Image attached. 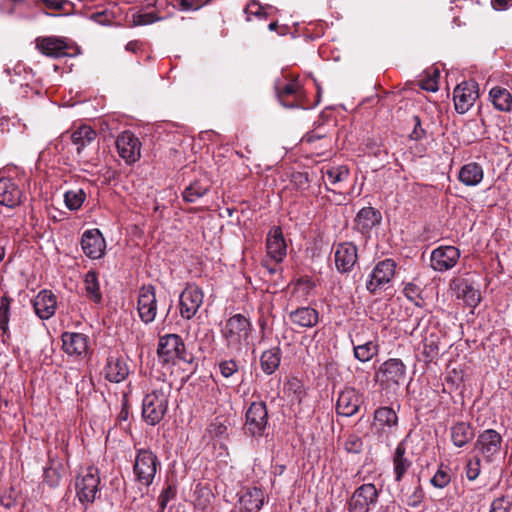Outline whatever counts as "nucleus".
<instances>
[{
  "mask_svg": "<svg viewBox=\"0 0 512 512\" xmlns=\"http://www.w3.org/2000/svg\"><path fill=\"white\" fill-rule=\"evenodd\" d=\"M241 509L246 512H256L261 509L264 503V493L260 488H247L240 496Z\"/></svg>",
  "mask_w": 512,
  "mask_h": 512,
  "instance_id": "29",
  "label": "nucleus"
},
{
  "mask_svg": "<svg viewBox=\"0 0 512 512\" xmlns=\"http://www.w3.org/2000/svg\"><path fill=\"white\" fill-rule=\"evenodd\" d=\"M483 177V168L476 162L463 165L458 172V180L467 187L477 186L482 182Z\"/></svg>",
  "mask_w": 512,
  "mask_h": 512,
  "instance_id": "28",
  "label": "nucleus"
},
{
  "mask_svg": "<svg viewBox=\"0 0 512 512\" xmlns=\"http://www.w3.org/2000/svg\"><path fill=\"white\" fill-rule=\"evenodd\" d=\"M84 289L87 298L97 304L102 301V293L96 271L90 270L85 274Z\"/></svg>",
  "mask_w": 512,
  "mask_h": 512,
  "instance_id": "37",
  "label": "nucleus"
},
{
  "mask_svg": "<svg viewBox=\"0 0 512 512\" xmlns=\"http://www.w3.org/2000/svg\"><path fill=\"white\" fill-rule=\"evenodd\" d=\"M420 321H418L417 326L413 328L412 334L416 333L419 329Z\"/></svg>",
  "mask_w": 512,
  "mask_h": 512,
  "instance_id": "64",
  "label": "nucleus"
},
{
  "mask_svg": "<svg viewBox=\"0 0 512 512\" xmlns=\"http://www.w3.org/2000/svg\"><path fill=\"white\" fill-rule=\"evenodd\" d=\"M490 99L496 109L499 111H510L512 109V95L501 87H494L489 93Z\"/></svg>",
  "mask_w": 512,
  "mask_h": 512,
  "instance_id": "38",
  "label": "nucleus"
},
{
  "mask_svg": "<svg viewBox=\"0 0 512 512\" xmlns=\"http://www.w3.org/2000/svg\"><path fill=\"white\" fill-rule=\"evenodd\" d=\"M511 507V501L508 497L502 496L495 499L492 504L489 512H509Z\"/></svg>",
  "mask_w": 512,
  "mask_h": 512,
  "instance_id": "49",
  "label": "nucleus"
},
{
  "mask_svg": "<svg viewBox=\"0 0 512 512\" xmlns=\"http://www.w3.org/2000/svg\"><path fill=\"white\" fill-rule=\"evenodd\" d=\"M474 437V427L469 422L458 421L450 427L451 441L458 448L466 446Z\"/></svg>",
  "mask_w": 512,
  "mask_h": 512,
  "instance_id": "25",
  "label": "nucleus"
},
{
  "mask_svg": "<svg viewBox=\"0 0 512 512\" xmlns=\"http://www.w3.org/2000/svg\"><path fill=\"white\" fill-rule=\"evenodd\" d=\"M396 262L393 259H384L376 264L370 273V279L366 283L369 292L375 293L384 289L395 275Z\"/></svg>",
  "mask_w": 512,
  "mask_h": 512,
  "instance_id": "9",
  "label": "nucleus"
},
{
  "mask_svg": "<svg viewBox=\"0 0 512 512\" xmlns=\"http://www.w3.org/2000/svg\"><path fill=\"white\" fill-rule=\"evenodd\" d=\"M277 27H278L277 21H273V22H271V23L268 25V29H269L270 31H276Z\"/></svg>",
  "mask_w": 512,
  "mask_h": 512,
  "instance_id": "62",
  "label": "nucleus"
},
{
  "mask_svg": "<svg viewBox=\"0 0 512 512\" xmlns=\"http://www.w3.org/2000/svg\"><path fill=\"white\" fill-rule=\"evenodd\" d=\"M175 493H176V491H175L174 487H172L171 485L167 486V488H166V489H164V490L161 492V494L159 495L158 500H159L160 508H161L162 510H164V509L166 508V506H167L168 502H169L172 498H174Z\"/></svg>",
  "mask_w": 512,
  "mask_h": 512,
  "instance_id": "50",
  "label": "nucleus"
},
{
  "mask_svg": "<svg viewBox=\"0 0 512 512\" xmlns=\"http://www.w3.org/2000/svg\"><path fill=\"white\" fill-rule=\"evenodd\" d=\"M137 310L145 324L152 323L157 313L155 288L152 285L143 286L139 291Z\"/></svg>",
  "mask_w": 512,
  "mask_h": 512,
  "instance_id": "13",
  "label": "nucleus"
},
{
  "mask_svg": "<svg viewBox=\"0 0 512 512\" xmlns=\"http://www.w3.org/2000/svg\"><path fill=\"white\" fill-rule=\"evenodd\" d=\"M61 474L59 469L56 467H47L44 469V481L50 487H57L60 484Z\"/></svg>",
  "mask_w": 512,
  "mask_h": 512,
  "instance_id": "47",
  "label": "nucleus"
},
{
  "mask_svg": "<svg viewBox=\"0 0 512 512\" xmlns=\"http://www.w3.org/2000/svg\"><path fill=\"white\" fill-rule=\"evenodd\" d=\"M292 324L301 328H311L317 325L319 313L311 307H298L289 313Z\"/></svg>",
  "mask_w": 512,
  "mask_h": 512,
  "instance_id": "27",
  "label": "nucleus"
},
{
  "mask_svg": "<svg viewBox=\"0 0 512 512\" xmlns=\"http://www.w3.org/2000/svg\"><path fill=\"white\" fill-rule=\"evenodd\" d=\"M326 176L329 182L333 185L347 180L349 176V169L346 166L333 167L326 171Z\"/></svg>",
  "mask_w": 512,
  "mask_h": 512,
  "instance_id": "43",
  "label": "nucleus"
},
{
  "mask_svg": "<svg viewBox=\"0 0 512 512\" xmlns=\"http://www.w3.org/2000/svg\"><path fill=\"white\" fill-rule=\"evenodd\" d=\"M375 377L382 389L396 391L406 380V366L400 359H388L381 364Z\"/></svg>",
  "mask_w": 512,
  "mask_h": 512,
  "instance_id": "4",
  "label": "nucleus"
},
{
  "mask_svg": "<svg viewBox=\"0 0 512 512\" xmlns=\"http://www.w3.org/2000/svg\"><path fill=\"white\" fill-rule=\"evenodd\" d=\"M345 450L349 453L358 454L363 449L362 439L357 435H349L345 440L344 444Z\"/></svg>",
  "mask_w": 512,
  "mask_h": 512,
  "instance_id": "46",
  "label": "nucleus"
},
{
  "mask_svg": "<svg viewBox=\"0 0 512 512\" xmlns=\"http://www.w3.org/2000/svg\"><path fill=\"white\" fill-rule=\"evenodd\" d=\"M455 290L457 297L461 298L471 308H475L481 301L480 291L465 279L459 280L455 284Z\"/></svg>",
  "mask_w": 512,
  "mask_h": 512,
  "instance_id": "31",
  "label": "nucleus"
},
{
  "mask_svg": "<svg viewBox=\"0 0 512 512\" xmlns=\"http://www.w3.org/2000/svg\"><path fill=\"white\" fill-rule=\"evenodd\" d=\"M268 423L266 404L262 401L252 402L246 412L245 427L251 436H262Z\"/></svg>",
  "mask_w": 512,
  "mask_h": 512,
  "instance_id": "10",
  "label": "nucleus"
},
{
  "mask_svg": "<svg viewBox=\"0 0 512 512\" xmlns=\"http://www.w3.org/2000/svg\"><path fill=\"white\" fill-rule=\"evenodd\" d=\"M204 294L200 287L189 284L180 294L179 306L182 318L192 319L203 304Z\"/></svg>",
  "mask_w": 512,
  "mask_h": 512,
  "instance_id": "11",
  "label": "nucleus"
},
{
  "mask_svg": "<svg viewBox=\"0 0 512 512\" xmlns=\"http://www.w3.org/2000/svg\"><path fill=\"white\" fill-rule=\"evenodd\" d=\"M374 419L376 423L383 426V428L395 427L398 423V417L396 412L390 407H380L374 413Z\"/></svg>",
  "mask_w": 512,
  "mask_h": 512,
  "instance_id": "40",
  "label": "nucleus"
},
{
  "mask_svg": "<svg viewBox=\"0 0 512 512\" xmlns=\"http://www.w3.org/2000/svg\"><path fill=\"white\" fill-rule=\"evenodd\" d=\"M491 4L496 10H506L511 4L512 0H492Z\"/></svg>",
  "mask_w": 512,
  "mask_h": 512,
  "instance_id": "57",
  "label": "nucleus"
},
{
  "mask_svg": "<svg viewBox=\"0 0 512 512\" xmlns=\"http://www.w3.org/2000/svg\"><path fill=\"white\" fill-rule=\"evenodd\" d=\"M275 8L272 6H262L259 2L251 0L245 7L244 12L247 15V21H251V17L254 16L259 20H264L269 17Z\"/></svg>",
  "mask_w": 512,
  "mask_h": 512,
  "instance_id": "41",
  "label": "nucleus"
},
{
  "mask_svg": "<svg viewBox=\"0 0 512 512\" xmlns=\"http://www.w3.org/2000/svg\"><path fill=\"white\" fill-rule=\"evenodd\" d=\"M502 447V436L494 429L482 431L475 442V450L490 463L499 455Z\"/></svg>",
  "mask_w": 512,
  "mask_h": 512,
  "instance_id": "8",
  "label": "nucleus"
},
{
  "mask_svg": "<svg viewBox=\"0 0 512 512\" xmlns=\"http://www.w3.org/2000/svg\"><path fill=\"white\" fill-rule=\"evenodd\" d=\"M37 48L39 51L52 58H60L66 56L68 45L63 38L59 37H43L37 39Z\"/></svg>",
  "mask_w": 512,
  "mask_h": 512,
  "instance_id": "24",
  "label": "nucleus"
},
{
  "mask_svg": "<svg viewBox=\"0 0 512 512\" xmlns=\"http://www.w3.org/2000/svg\"><path fill=\"white\" fill-rule=\"evenodd\" d=\"M467 478L469 480H475L479 473H480V460L477 459L475 463H472L471 461L467 465Z\"/></svg>",
  "mask_w": 512,
  "mask_h": 512,
  "instance_id": "54",
  "label": "nucleus"
},
{
  "mask_svg": "<svg viewBox=\"0 0 512 512\" xmlns=\"http://www.w3.org/2000/svg\"><path fill=\"white\" fill-rule=\"evenodd\" d=\"M210 186L207 181L194 180L183 191V200L187 203H195L209 191Z\"/></svg>",
  "mask_w": 512,
  "mask_h": 512,
  "instance_id": "36",
  "label": "nucleus"
},
{
  "mask_svg": "<svg viewBox=\"0 0 512 512\" xmlns=\"http://www.w3.org/2000/svg\"><path fill=\"white\" fill-rule=\"evenodd\" d=\"M100 477L99 472L94 467H88L76 478L75 489L76 496L80 503H93L99 493Z\"/></svg>",
  "mask_w": 512,
  "mask_h": 512,
  "instance_id": "6",
  "label": "nucleus"
},
{
  "mask_svg": "<svg viewBox=\"0 0 512 512\" xmlns=\"http://www.w3.org/2000/svg\"><path fill=\"white\" fill-rule=\"evenodd\" d=\"M85 198L86 193L81 188L68 190L64 194L65 205L71 211L78 210L85 201Z\"/></svg>",
  "mask_w": 512,
  "mask_h": 512,
  "instance_id": "42",
  "label": "nucleus"
},
{
  "mask_svg": "<svg viewBox=\"0 0 512 512\" xmlns=\"http://www.w3.org/2000/svg\"><path fill=\"white\" fill-rule=\"evenodd\" d=\"M46 8L52 10H65L66 6H70L71 3L68 0H38Z\"/></svg>",
  "mask_w": 512,
  "mask_h": 512,
  "instance_id": "51",
  "label": "nucleus"
},
{
  "mask_svg": "<svg viewBox=\"0 0 512 512\" xmlns=\"http://www.w3.org/2000/svg\"><path fill=\"white\" fill-rule=\"evenodd\" d=\"M81 248L90 259L96 260L104 256L106 242L99 229H89L82 234Z\"/></svg>",
  "mask_w": 512,
  "mask_h": 512,
  "instance_id": "15",
  "label": "nucleus"
},
{
  "mask_svg": "<svg viewBox=\"0 0 512 512\" xmlns=\"http://www.w3.org/2000/svg\"><path fill=\"white\" fill-rule=\"evenodd\" d=\"M282 351L280 347H272L262 353L260 356V365L266 375H272L281 363Z\"/></svg>",
  "mask_w": 512,
  "mask_h": 512,
  "instance_id": "34",
  "label": "nucleus"
},
{
  "mask_svg": "<svg viewBox=\"0 0 512 512\" xmlns=\"http://www.w3.org/2000/svg\"><path fill=\"white\" fill-rule=\"evenodd\" d=\"M130 373L126 359L120 355H109L104 367V377L112 383L124 381Z\"/></svg>",
  "mask_w": 512,
  "mask_h": 512,
  "instance_id": "18",
  "label": "nucleus"
},
{
  "mask_svg": "<svg viewBox=\"0 0 512 512\" xmlns=\"http://www.w3.org/2000/svg\"><path fill=\"white\" fill-rule=\"evenodd\" d=\"M381 221V214L373 207L362 208L355 219L357 228L362 233L369 232L373 227L378 225Z\"/></svg>",
  "mask_w": 512,
  "mask_h": 512,
  "instance_id": "30",
  "label": "nucleus"
},
{
  "mask_svg": "<svg viewBox=\"0 0 512 512\" xmlns=\"http://www.w3.org/2000/svg\"><path fill=\"white\" fill-rule=\"evenodd\" d=\"M403 292L405 294V296L410 299V300H414L415 298H417L420 294V289L417 285H415L414 283H407L405 286H404V289H403Z\"/></svg>",
  "mask_w": 512,
  "mask_h": 512,
  "instance_id": "53",
  "label": "nucleus"
},
{
  "mask_svg": "<svg viewBox=\"0 0 512 512\" xmlns=\"http://www.w3.org/2000/svg\"><path fill=\"white\" fill-rule=\"evenodd\" d=\"M11 299L3 296L0 299V330L2 331V342L9 343L11 333L9 329Z\"/></svg>",
  "mask_w": 512,
  "mask_h": 512,
  "instance_id": "39",
  "label": "nucleus"
},
{
  "mask_svg": "<svg viewBox=\"0 0 512 512\" xmlns=\"http://www.w3.org/2000/svg\"><path fill=\"white\" fill-rule=\"evenodd\" d=\"M295 181L299 186L306 185L308 183V176L307 174L303 173H297L295 176Z\"/></svg>",
  "mask_w": 512,
  "mask_h": 512,
  "instance_id": "58",
  "label": "nucleus"
},
{
  "mask_svg": "<svg viewBox=\"0 0 512 512\" xmlns=\"http://www.w3.org/2000/svg\"><path fill=\"white\" fill-rule=\"evenodd\" d=\"M116 148L127 164L135 163L140 158L141 143L130 131H124L117 137Z\"/></svg>",
  "mask_w": 512,
  "mask_h": 512,
  "instance_id": "14",
  "label": "nucleus"
},
{
  "mask_svg": "<svg viewBox=\"0 0 512 512\" xmlns=\"http://www.w3.org/2000/svg\"><path fill=\"white\" fill-rule=\"evenodd\" d=\"M137 47H138V43L135 41H131V42L127 43L126 50L131 51V52H136Z\"/></svg>",
  "mask_w": 512,
  "mask_h": 512,
  "instance_id": "59",
  "label": "nucleus"
},
{
  "mask_svg": "<svg viewBox=\"0 0 512 512\" xmlns=\"http://www.w3.org/2000/svg\"><path fill=\"white\" fill-rule=\"evenodd\" d=\"M451 481V477L449 473L443 469L439 468L437 472L434 474V476L431 478L430 483L436 487V488H444L446 487Z\"/></svg>",
  "mask_w": 512,
  "mask_h": 512,
  "instance_id": "44",
  "label": "nucleus"
},
{
  "mask_svg": "<svg viewBox=\"0 0 512 512\" xmlns=\"http://www.w3.org/2000/svg\"><path fill=\"white\" fill-rule=\"evenodd\" d=\"M266 249L268 256L276 263H280L286 256V243L280 227H273L266 239Z\"/></svg>",
  "mask_w": 512,
  "mask_h": 512,
  "instance_id": "20",
  "label": "nucleus"
},
{
  "mask_svg": "<svg viewBox=\"0 0 512 512\" xmlns=\"http://www.w3.org/2000/svg\"><path fill=\"white\" fill-rule=\"evenodd\" d=\"M414 120V128L413 131L410 134V138L413 140H421L425 137L426 132L421 126V121L419 116H413Z\"/></svg>",
  "mask_w": 512,
  "mask_h": 512,
  "instance_id": "52",
  "label": "nucleus"
},
{
  "mask_svg": "<svg viewBox=\"0 0 512 512\" xmlns=\"http://www.w3.org/2000/svg\"><path fill=\"white\" fill-rule=\"evenodd\" d=\"M219 370H220L221 375L224 378H230V377H232L234 374H236L238 372L239 365L233 359L222 360L219 363Z\"/></svg>",
  "mask_w": 512,
  "mask_h": 512,
  "instance_id": "45",
  "label": "nucleus"
},
{
  "mask_svg": "<svg viewBox=\"0 0 512 512\" xmlns=\"http://www.w3.org/2000/svg\"><path fill=\"white\" fill-rule=\"evenodd\" d=\"M62 346L68 355L82 356L87 352L88 339L82 333L64 332L62 334Z\"/></svg>",
  "mask_w": 512,
  "mask_h": 512,
  "instance_id": "23",
  "label": "nucleus"
},
{
  "mask_svg": "<svg viewBox=\"0 0 512 512\" xmlns=\"http://www.w3.org/2000/svg\"><path fill=\"white\" fill-rule=\"evenodd\" d=\"M412 462L410 459L406 457V447L404 442H400L394 452L393 455V470L395 474V480L400 482L411 467Z\"/></svg>",
  "mask_w": 512,
  "mask_h": 512,
  "instance_id": "33",
  "label": "nucleus"
},
{
  "mask_svg": "<svg viewBox=\"0 0 512 512\" xmlns=\"http://www.w3.org/2000/svg\"><path fill=\"white\" fill-rule=\"evenodd\" d=\"M157 20H158V18L155 16L154 13H144V14L138 15L137 24L138 25H147V24H151Z\"/></svg>",
  "mask_w": 512,
  "mask_h": 512,
  "instance_id": "56",
  "label": "nucleus"
},
{
  "mask_svg": "<svg viewBox=\"0 0 512 512\" xmlns=\"http://www.w3.org/2000/svg\"><path fill=\"white\" fill-rule=\"evenodd\" d=\"M424 498V492L420 485L415 487L413 492L407 496L406 504L412 508H418Z\"/></svg>",
  "mask_w": 512,
  "mask_h": 512,
  "instance_id": "48",
  "label": "nucleus"
},
{
  "mask_svg": "<svg viewBox=\"0 0 512 512\" xmlns=\"http://www.w3.org/2000/svg\"><path fill=\"white\" fill-rule=\"evenodd\" d=\"M161 469V462L157 455L150 449H138L133 465L135 481L145 487H149Z\"/></svg>",
  "mask_w": 512,
  "mask_h": 512,
  "instance_id": "3",
  "label": "nucleus"
},
{
  "mask_svg": "<svg viewBox=\"0 0 512 512\" xmlns=\"http://www.w3.org/2000/svg\"><path fill=\"white\" fill-rule=\"evenodd\" d=\"M170 391L171 387L163 383L144 396L142 416L147 424L154 426L163 419L168 409Z\"/></svg>",
  "mask_w": 512,
  "mask_h": 512,
  "instance_id": "1",
  "label": "nucleus"
},
{
  "mask_svg": "<svg viewBox=\"0 0 512 512\" xmlns=\"http://www.w3.org/2000/svg\"><path fill=\"white\" fill-rule=\"evenodd\" d=\"M455 110L460 113H466L474 104L478 97L476 84L474 82H462L458 84L453 93Z\"/></svg>",
  "mask_w": 512,
  "mask_h": 512,
  "instance_id": "17",
  "label": "nucleus"
},
{
  "mask_svg": "<svg viewBox=\"0 0 512 512\" xmlns=\"http://www.w3.org/2000/svg\"><path fill=\"white\" fill-rule=\"evenodd\" d=\"M424 89L428 90V91H432V92H435L438 90V86L435 82L433 83H430L428 86H423Z\"/></svg>",
  "mask_w": 512,
  "mask_h": 512,
  "instance_id": "60",
  "label": "nucleus"
},
{
  "mask_svg": "<svg viewBox=\"0 0 512 512\" xmlns=\"http://www.w3.org/2000/svg\"><path fill=\"white\" fill-rule=\"evenodd\" d=\"M360 404V394L354 388L347 387L338 396L336 411L339 415L350 417L358 412Z\"/></svg>",
  "mask_w": 512,
  "mask_h": 512,
  "instance_id": "19",
  "label": "nucleus"
},
{
  "mask_svg": "<svg viewBox=\"0 0 512 512\" xmlns=\"http://www.w3.org/2000/svg\"><path fill=\"white\" fill-rule=\"evenodd\" d=\"M276 94L281 105L286 108H298L302 106L300 103L302 90L301 86L296 81L287 83L282 88L276 87Z\"/></svg>",
  "mask_w": 512,
  "mask_h": 512,
  "instance_id": "22",
  "label": "nucleus"
},
{
  "mask_svg": "<svg viewBox=\"0 0 512 512\" xmlns=\"http://www.w3.org/2000/svg\"><path fill=\"white\" fill-rule=\"evenodd\" d=\"M379 490L372 483L363 484L352 494L348 502L349 512H369L378 502Z\"/></svg>",
  "mask_w": 512,
  "mask_h": 512,
  "instance_id": "7",
  "label": "nucleus"
},
{
  "mask_svg": "<svg viewBox=\"0 0 512 512\" xmlns=\"http://www.w3.org/2000/svg\"><path fill=\"white\" fill-rule=\"evenodd\" d=\"M21 190L11 179L0 180V204L14 208L21 203Z\"/></svg>",
  "mask_w": 512,
  "mask_h": 512,
  "instance_id": "26",
  "label": "nucleus"
},
{
  "mask_svg": "<svg viewBox=\"0 0 512 512\" xmlns=\"http://www.w3.org/2000/svg\"><path fill=\"white\" fill-rule=\"evenodd\" d=\"M179 4L183 10H196L201 7L202 0H180Z\"/></svg>",
  "mask_w": 512,
  "mask_h": 512,
  "instance_id": "55",
  "label": "nucleus"
},
{
  "mask_svg": "<svg viewBox=\"0 0 512 512\" xmlns=\"http://www.w3.org/2000/svg\"><path fill=\"white\" fill-rule=\"evenodd\" d=\"M335 266L338 272L348 273L357 263V247L351 242L339 243L334 251Z\"/></svg>",
  "mask_w": 512,
  "mask_h": 512,
  "instance_id": "16",
  "label": "nucleus"
},
{
  "mask_svg": "<svg viewBox=\"0 0 512 512\" xmlns=\"http://www.w3.org/2000/svg\"><path fill=\"white\" fill-rule=\"evenodd\" d=\"M423 342H424V346L425 347H430L432 349L433 346H434V342L433 341L428 343V338L426 336L423 337Z\"/></svg>",
  "mask_w": 512,
  "mask_h": 512,
  "instance_id": "61",
  "label": "nucleus"
},
{
  "mask_svg": "<svg viewBox=\"0 0 512 512\" xmlns=\"http://www.w3.org/2000/svg\"><path fill=\"white\" fill-rule=\"evenodd\" d=\"M70 138L80 156L83 150L95 140L96 132L90 126L82 125L72 132Z\"/></svg>",
  "mask_w": 512,
  "mask_h": 512,
  "instance_id": "32",
  "label": "nucleus"
},
{
  "mask_svg": "<svg viewBox=\"0 0 512 512\" xmlns=\"http://www.w3.org/2000/svg\"><path fill=\"white\" fill-rule=\"evenodd\" d=\"M157 354L165 363H174L176 360L191 363L193 360V357L186 352L182 338L177 334H166L160 337Z\"/></svg>",
  "mask_w": 512,
  "mask_h": 512,
  "instance_id": "5",
  "label": "nucleus"
},
{
  "mask_svg": "<svg viewBox=\"0 0 512 512\" xmlns=\"http://www.w3.org/2000/svg\"><path fill=\"white\" fill-rule=\"evenodd\" d=\"M460 258V251L455 246H440L431 252V268L438 272L452 269Z\"/></svg>",
  "mask_w": 512,
  "mask_h": 512,
  "instance_id": "12",
  "label": "nucleus"
},
{
  "mask_svg": "<svg viewBox=\"0 0 512 512\" xmlns=\"http://www.w3.org/2000/svg\"><path fill=\"white\" fill-rule=\"evenodd\" d=\"M33 307L40 319L48 320L55 314L57 308L56 296L49 290H42L33 300Z\"/></svg>",
  "mask_w": 512,
  "mask_h": 512,
  "instance_id": "21",
  "label": "nucleus"
},
{
  "mask_svg": "<svg viewBox=\"0 0 512 512\" xmlns=\"http://www.w3.org/2000/svg\"><path fill=\"white\" fill-rule=\"evenodd\" d=\"M102 15H103V13H101V12L94 13V14H92V19L97 22H100L99 19H101Z\"/></svg>",
  "mask_w": 512,
  "mask_h": 512,
  "instance_id": "63",
  "label": "nucleus"
},
{
  "mask_svg": "<svg viewBox=\"0 0 512 512\" xmlns=\"http://www.w3.org/2000/svg\"><path fill=\"white\" fill-rule=\"evenodd\" d=\"M250 333L251 323L241 314L231 316L222 329V335L226 340L227 347L237 352L248 345Z\"/></svg>",
  "mask_w": 512,
  "mask_h": 512,
  "instance_id": "2",
  "label": "nucleus"
},
{
  "mask_svg": "<svg viewBox=\"0 0 512 512\" xmlns=\"http://www.w3.org/2000/svg\"><path fill=\"white\" fill-rule=\"evenodd\" d=\"M351 343L353 344L354 357L360 362H368L378 354L379 345L375 341L356 344V340L352 339Z\"/></svg>",
  "mask_w": 512,
  "mask_h": 512,
  "instance_id": "35",
  "label": "nucleus"
}]
</instances>
